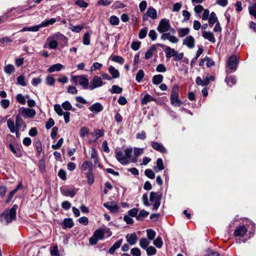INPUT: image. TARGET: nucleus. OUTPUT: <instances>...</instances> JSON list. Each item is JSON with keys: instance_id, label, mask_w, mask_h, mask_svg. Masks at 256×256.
<instances>
[{"instance_id": "nucleus-33", "label": "nucleus", "mask_w": 256, "mask_h": 256, "mask_svg": "<svg viewBox=\"0 0 256 256\" xmlns=\"http://www.w3.org/2000/svg\"><path fill=\"white\" fill-rule=\"evenodd\" d=\"M149 214V212L144 210H141L138 214L136 216V219L138 220H142L146 217Z\"/></svg>"}, {"instance_id": "nucleus-23", "label": "nucleus", "mask_w": 256, "mask_h": 256, "mask_svg": "<svg viewBox=\"0 0 256 256\" xmlns=\"http://www.w3.org/2000/svg\"><path fill=\"white\" fill-rule=\"evenodd\" d=\"M56 21V19L55 18H52L50 20H46L42 22L40 24H38L40 28L46 27L48 26V25L53 24Z\"/></svg>"}, {"instance_id": "nucleus-37", "label": "nucleus", "mask_w": 256, "mask_h": 256, "mask_svg": "<svg viewBox=\"0 0 256 256\" xmlns=\"http://www.w3.org/2000/svg\"><path fill=\"white\" fill-rule=\"evenodd\" d=\"M86 176L88 178V182L90 184H92L94 182V176L92 170H88L86 174Z\"/></svg>"}, {"instance_id": "nucleus-43", "label": "nucleus", "mask_w": 256, "mask_h": 256, "mask_svg": "<svg viewBox=\"0 0 256 256\" xmlns=\"http://www.w3.org/2000/svg\"><path fill=\"white\" fill-rule=\"evenodd\" d=\"M248 10L250 14L256 18V4L251 5L248 8Z\"/></svg>"}, {"instance_id": "nucleus-36", "label": "nucleus", "mask_w": 256, "mask_h": 256, "mask_svg": "<svg viewBox=\"0 0 256 256\" xmlns=\"http://www.w3.org/2000/svg\"><path fill=\"white\" fill-rule=\"evenodd\" d=\"M23 188V186L22 184V182H20V184L18 186L10 192L9 194V200H10L12 198L14 195L20 190L22 189Z\"/></svg>"}, {"instance_id": "nucleus-52", "label": "nucleus", "mask_w": 256, "mask_h": 256, "mask_svg": "<svg viewBox=\"0 0 256 256\" xmlns=\"http://www.w3.org/2000/svg\"><path fill=\"white\" fill-rule=\"evenodd\" d=\"M17 83L22 86H26V83L25 81V78L24 76H20L17 78Z\"/></svg>"}, {"instance_id": "nucleus-29", "label": "nucleus", "mask_w": 256, "mask_h": 256, "mask_svg": "<svg viewBox=\"0 0 256 256\" xmlns=\"http://www.w3.org/2000/svg\"><path fill=\"white\" fill-rule=\"evenodd\" d=\"M104 134V130H97L91 134V135L95 138V140H98L100 137L102 136Z\"/></svg>"}, {"instance_id": "nucleus-54", "label": "nucleus", "mask_w": 256, "mask_h": 256, "mask_svg": "<svg viewBox=\"0 0 256 256\" xmlns=\"http://www.w3.org/2000/svg\"><path fill=\"white\" fill-rule=\"evenodd\" d=\"M122 88L116 85H114L112 86L111 92L112 94H120L122 92Z\"/></svg>"}, {"instance_id": "nucleus-26", "label": "nucleus", "mask_w": 256, "mask_h": 256, "mask_svg": "<svg viewBox=\"0 0 256 256\" xmlns=\"http://www.w3.org/2000/svg\"><path fill=\"white\" fill-rule=\"evenodd\" d=\"M156 50V46L154 45H152L150 46V48L148 50L145 54V58L146 60L150 58L153 52Z\"/></svg>"}, {"instance_id": "nucleus-8", "label": "nucleus", "mask_w": 256, "mask_h": 256, "mask_svg": "<svg viewBox=\"0 0 256 256\" xmlns=\"http://www.w3.org/2000/svg\"><path fill=\"white\" fill-rule=\"evenodd\" d=\"M148 17L150 18L152 20L156 18L157 12L154 8L152 7L149 8L146 13L143 16L142 19L144 20H147Z\"/></svg>"}, {"instance_id": "nucleus-34", "label": "nucleus", "mask_w": 256, "mask_h": 256, "mask_svg": "<svg viewBox=\"0 0 256 256\" xmlns=\"http://www.w3.org/2000/svg\"><path fill=\"white\" fill-rule=\"evenodd\" d=\"M150 241L146 238H142L140 240V246L143 249H146L150 244Z\"/></svg>"}, {"instance_id": "nucleus-64", "label": "nucleus", "mask_w": 256, "mask_h": 256, "mask_svg": "<svg viewBox=\"0 0 256 256\" xmlns=\"http://www.w3.org/2000/svg\"><path fill=\"white\" fill-rule=\"evenodd\" d=\"M54 109L58 115L62 116L64 112H63V111H62V108L61 106H60V105H59V104L54 105Z\"/></svg>"}, {"instance_id": "nucleus-6", "label": "nucleus", "mask_w": 256, "mask_h": 256, "mask_svg": "<svg viewBox=\"0 0 256 256\" xmlns=\"http://www.w3.org/2000/svg\"><path fill=\"white\" fill-rule=\"evenodd\" d=\"M72 81L75 83L78 82L84 88H88V80L84 76H73L72 77Z\"/></svg>"}, {"instance_id": "nucleus-4", "label": "nucleus", "mask_w": 256, "mask_h": 256, "mask_svg": "<svg viewBox=\"0 0 256 256\" xmlns=\"http://www.w3.org/2000/svg\"><path fill=\"white\" fill-rule=\"evenodd\" d=\"M162 198V195L161 194L154 192L150 193V202H154L152 207L153 210H156L160 206Z\"/></svg>"}, {"instance_id": "nucleus-5", "label": "nucleus", "mask_w": 256, "mask_h": 256, "mask_svg": "<svg viewBox=\"0 0 256 256\" xmlns=\"http://www.w3.org/2000/svg\"><path fill=\"white\" fill-rule=\"evenodd\" d=\"M170 20L163 18L160 21L157 30L160 33H163L170 30Z\"/></svg>"}, {"instance_id": "nucleus-2", "label": "nucleus", "mask_w": 256, "mask_h": 256, "mask_svg": "<svg viewBox=\"0 0 256 256\" xmlns=\"http://www.w3.org/2000/svg\"><path fill=\"white\" fill-rule=\"evenodd\" d=\"M132 154V148H126L124 150V154L122 152H116V158L118 160L123 164L128 163V158H130Z\"/></svg>"}, {"instance_id": "nucleus-63", "label": "nucleus", "mask_w": 256, "mask_h": 256, "mask_svg": "<svg viewBox=\"0 0 256 256\" xmlns=\"http://www.w3.org/2000/svg\"><path fill=\"white\" fill-rule=\"evenodd\" d=\"M10 104V100L6 99L2 100L0 102V105L4 108H7L9 106Z\"/></svg>"}, {"instance_id": "nucleus-12", "label": "nucleus", "mask_w": 256, "mask_h": 256, "mask_svg": "<svg viewBox=\"0 0 256 256\" xmlns=\"http://www.w3.org/2000/svg\"><path fill=\"white\" fill-rule=\"evenodd\" d=\"M202 36L206 40H208L212 43L216 42V38L212 32H208L204 30L202 32Z\"/></svg>"}, {"instance_id": "nucleus-61", "label": "nucleus", "mask_w": 256, "mask_h": 256, "mask_svg": "<svg viewBox=\"0 0 256 256\" xmlns=\"http://www.w3.org/2000/svg\"><path fill=\"white\" fill-rule=\"evenodd\" d=\"M131 254L133 256H140L141 252L140 250L138 248H132L131 250Z\"/></svg>"}, {"instance_id": "nucleus-62", "label": "nucleus", "mask_w": 256, "mask_h": 256, "mask_svg": "<svg viewBox=\"0 0 256 256\" xmlns=\"http://www.w3.org/2000/svg\"><path fill=\"white\" fill-rule=\"evenodd\" d=\"M64 142V139L60 138L56 144H53L52 147L54 150L58 149L61 147Z\"/></svg>"}, {"instance_id": "nucleus-27", "label": "nucleus", "mask_w": 256, "mask_h": 256, "mask_svg": "<svg viewBox=\"0 0 256 256\" xmlns=\"http://www.w3.org/2000/svg\"><path fill=\"white\" fill-rule=\"evenodd\" d=\"M89 134L90 130L88 128L82 126L80 128V135L82 138H84L85 136H88Z\"/></svg>"}, {"instance_id": "nucleus-21", "label": "nucleus", "mask_w": 256, "mask_h": 256, "mask_svg": "<svg viewBox=\"0 0 256 256\" xmlns=\"http://www.w3.org/2000/svg\"><path fill=\"white\" fill-rule=\"evenodd\" d=\"M74 222L72 218H65L62 223V227L66 228H72L74 226Z\"/></svg>"}, {"instance_id": "nucleus-13", "label": "nucleus", "mask_w": 256, "mask_h": 256, "mask_svg": "<svg viewBox=\"0 0 256 256\" xmlns=\"http://www.w3.org/2000/svg\"><path fill=\"white\" fill-rule=\"evenodd\" d=\"M57 36L58 34H56L47 38V42H48V46L50 48L55 49L57 48L58 43L56 40H54Z\"/></svg>"}, {"instance_id": "nucleus-28", "label": "nucleus", "mask_w": 256, "mask_h": 256, "mask_svg": "<svg viewBox=\"0 0 256 256\" xmlns=\"http://www.w3.org/2000/svg\"><path fill=\"white\" fill-rule=\"evenodd\" d=\"M108 71L112 75L113 78H116L120 76V74L118 70H116L114 67L110 66L108 68Z\"/></svg>"}, {"instance_id": "nucleus-58", "label": "nucleus", "mask_w": 256, "mask_h": 256, "mask_svg": "<svg viewBox=\"0 0 256 256\" xmlns=\"http://www.w3.org/2000/svg\"><path fill=\"white\" fill-rule=\"evenodd\" d=\"M17 101L20 104H26V100L24 97L20 94H17L16 96Z\"/></svg>"}, {"instance_id": "nucleus-51", "label": "nucleus", "mask_w": 256, "mask_h": 256, "mask_svg": "<svg viewBox=\"0 0 256 256\" xmlns=\"http://www.w3.org/2000/svg\"><path fill=\"white\" fill-rule=\"evenodd\" d=\"M226 82L227 84L230 86H232L233 84H235L236 82V80L234 77L229 76L226 77Z\"/></svg>"}, {"instance_id": "nucleus-3", "label": "nucleus", "mask_w": 256, "mask_h": 256, "mask_svg": "<svg viewBox=\"0 0 256 256\" xmlns=\"http://www.w3.org/2000/svg\"><path fill=\"white\" fill-rule=\"evenodd\" d=\"M178 92H179V88L178 86L175 85L173 86L171 94H170V101L171 104L176 106H180L182 102L180 100L178 99Z\"/></svg>"}, {"instance_id": "nucleus-32", "label": "nucleus", "mask_w": 256, "mask_h": 256, "mask_svg": "<svg viewBox=\"0 0 256 256\" xmlns=\"http://www.w3.org/2000/svg\"><path fill=\"white\" fill-rule=\"evenodd\" d=\"M163 80V76L161 74L154 76L152 78V82L154 84H160Z\"/></svg>"}, {"instance_id": "nucleus-42", "label": "nucleus", "mask_w": 256, "mask_h": 256, "mask_svg": "<svg viewBox=\"0 0 256 256\" xmlns=\"http://www.w3.org/2000/svg\"><path fill=\"white\" fill-rule=\"evenodd\" d=\"M217 20L218 19L216 14L214 12H211L208 18L209 23L213 24L216 22Z\"/></svg>"}, {"instance_id": "nucleus-16", "label": "nucleus", "mask_w": 256, "mask_h": 256, "mask_svg": "<svg viewBox=\"0 0 256 256\" xmlns=\"http://www.w3.org/2000/svg\"><path fill=\"white\" fill-rule=\"evenodd\" d=\"M126 238L127 242L132 246L135 244L138 240L137 236L134 232L128 234Z\"/></svg>"}, {"instance_id": "nucleus-44", "label": "nucleus", "mask_w": 256, "mask_h": 256, "mask_svg": "<svg viewBox=\"0 0 256 256\" xmlns=\"http://www.w3.org/2000/svg\"><path fill=\"white\" fill-rule=\"evenodd\" d=\"M154 244L158 248H160L162 246L163 242L162 238L160 236H158L153 242Z\"/></svg>"}, {"instance_id": "nucleus-49", "label": "nucleus", "mask_w": 256, "mask_h": 256, "mask_svg": "<svg viewBox=\"0 0 256 256\" xmlns=\"http://www.w3.org/2000/svg\"><path fill=\"white\" fill-rule=\"evenodd\" d=\"M23 124V120L22 118L18 115L16 120V126L17 129H20Z\"/></svg>"}, {"instance_id": "nucleus-31", "label": "nucleus", "mask_w": 256, "mask_h": 256, "mask_svg": "<svg viewBox=\"0 0 256 256\" xmlns=\"http://www.w3.org/2000/svg\"><path fill=\"white\" fill-rule=\"evenodd\" d=\"M104 234L102 229H98L94 232L93 235L98 240H100L104 238Z\"/></svg>"}, {"instance_id": "nucleus-14", "label": "nucleus", "mask_w": 256, "mask_h": 256, "mask_svg": "<svg viewBox=\"0 0 256 256\" xmlns=\"http://www.w3.org/2000/svg\"><path fill=\"white\" fill-rule=\"evenodd\" d=\"M247 232V229L244 226H240L236 228L234 235L236 236H242Z\"/></svg>"}, {"instance_id": "nucleus-22", "label": "nucleus", "mask_w": 256, "mask_h": 256, "mask_svg": "<svg viewBox=\"0 0 256 256\" xmlns=\"http://www.w3.org/2000/svg\"><path fill=\"white\" fill-rule=\"evenodd\" d=\"M63 68V66L60 64H56L52 66L48 70L49 72H52L56 71H60Z\"/></svg>"}, {"instance_id": "nucleus-55", "label": "nucleus", "mask_w": 256, "mask_h": 256, "mask_svg": "<svg viewBox=\"0 0 256 256\" xmlns=\"http://www.w3.org/2000/svg\"><path fill=\"white\" fill-rule=\"evenodd\" d=\"M46 83L48 86H53L55 82V79L51 76L46 77Z\"/></svg>"}, {"instance_id": "nucleus-17", "label": "nucleus", "mask_w": 256, "mask_h": 256, "mask_svg": "<svg viewBox=\"0 0 256 256\" xmlns=\"http://www.w3.org/2000/svg\"><path fill=\"white\" fill-rule=\"evenodd\" d=\"M152 146L154 150L162 152V153H166V150L165 148L163 146V145L160 143L158 142H152Z\"/></svg>"}, {"instance_id": "nucleus-48", "label": "nucleus", "mask_w": 256, "mask_h": 256, "mask_svg": "<svg viewBox=\"0 0 256 256\" xmlns=\"http://www.w3.org/2000/svg\"><path fill=\"white\" fill-rule=\"evenodd\" d=\"M144 174L146 176L151 179L155 178L154 172L150 169H146L144 171Z\"/></svg>"}, {"instance_id": "nucleus-47", "label": "nucleus", "mask_w": 256, "mask_h": 256, "mask_svg": "<svg viewBox=\"0 0 256 256\" xmlns=\"http://www.w3.org/2000/svg\"><path fill=\"white\" fill-rule=\"evenodd\" d=\"M146 254L148 256L154 255L156 252V250L153 246H150L146 248Z\"/></svg>"}, {"instance_id": "nucleus-45", "label": "nucleus", "mask_w": 256, "mask_h": 256, "mask_svg": "<svg viewBox=\"0 0 256 256\" xmlns=\"http://www.w3.org/2000/svg\"><path fill=\"white\" fill-rule=\"evenodd\" d=\"M4 71L6 73L10 74L14 71V68L12 64H8L4 68Z\"/></svg>"}, {"instance_id": "nucleus-25", "label": "nucleus", "mask_w": 256, "mask_h": 256, "mask_svg": "<svg viewBox=\"0 0 256 256\" xmlns=\"http://www.w3.org/2000/svg\"><path fill=\"white\" fill-rule=\"evenodd\" d=\"M190 31V30L189 28H180L178 30V36L180 38L184 37L188 34Z\"/></svg>"}, {"instance_id": "nucleus-46", "label": "nucleus", "mask_w": 256, "mask_h": 256, "mask_svg": "<svg viewBox=\"0 0 256 256\" xmlns=\"http://www.w3.org/2000/svg\"><path fill=\"white\" fill-rule=\"evenodd\" d=\"M208 82L206 80H202L201 78L197 77L196 78V82L198 86H208Z\"/></svg>"}, {"instance_id": "nucleus-40", "label": "nucleus", "mask_w": 256, "mask_h": 256, "mask_svg": "<svg viewBox=\"0 0 256 256\" xmlns=\"http://www.w3.org/2000/svg\"><path fill=\"white\" fill-rule=\"evenodd\" d=\"M82 42L84 45H89L90 44V34L88 32L84 34L82 38Z\"/></svg>"}, {"instance_id": "nucleus-18", "label": "nucleus", "mask_w": 256, "mask_h": 256, "mask_svg": "<svg viewBox=\"0 0 256 256\" xmlns=\"http://www.w3.org/2000/svg\"><path fill=\"white\" fill-rule=\"evenodd\" d=\"M22 112L23 114L30 118H34L36 115V111L34 109L22 108Z\"/></svg>"}, {"instance_id": "nucleus-20", "label": "nucleus", "mask_w": 256, "mask_h": 256, "mask_svg": "<svg viewBox=\"0 0 256 256\" xmlns=\"http://www.w3.org/2000/svg\"><path fill=\"white\" fill-rule=\"evenodd\" d=\"M122 239H120L119 240H118V241H116L113 245L110 248L109 250V252L110 254H114L115 250L118 248L122 244Z\"/></svg>"}, {"instance_id": "nucleus-53", "label": "nucleus", "mask_w": 256, "mask_h": 256, "mask_svg": "<svg viewBox=\"0 0 256 256\" xmlns=\"http://www.w3.org/2000/svg\"><path fill=\"white\" fill-rule=\"evenodd\" d=\"M147 236L148 240H152L156 236V232L151 229H148L146 230Z\"/></svg>"}, {"instance_id": "nucleus-35", "label": "nucleus", "mask_w": 256, "mask_h": 256, "mask_svg": "<svg viewBox=\"0 0 256 256\" xmlns=\"http://www.w3.org/2000/svg\"><path fill=\"white\" fill-rule=\"evenodd\" d=\"M87 169H88V170L92 171V164L88 161H85L82 165V170H86Z\"/></svg>"}, {"instance_id": "nucleus-15", "label": "nucleus", "mask_w": 256, "mask_h": 256, "mask_svg": "<svg viewBox=\"0 0 256 256\" xmlns=\"http://www.w3.org/2000/svg\"><path fill=\"white\" fill-rule=\"evenodd\" d=\"M88 109L93 113L96 114L102 110L103 106L100 103L96 102L90 106Z\"/></svg>"}, {"instance_id": "nucleus-10", "label": "nucleus", "mask_w": 256, "mask_h": 256, "mask_svg": "<svg viewBox=\"0 0 256 256\" xmlns=\"http://www.w3.org/2000/svg\"><path fill=\"white\" fill-rule=\"evenodd\" d=\"M238 58L235 56H231L228 60V67L232 70H236L238 65Z\"/></svg>"}, {"instance_id": "nucleus-30", "label": "nucleus", "mask_w": 256, "mask_h": 256, "mask_svg": "<svg viewBox=\"0 0 256 256\" xmlns=\"http://www.w3.org/2000/svg\"><path fill=\"white\" fill-rule=\"evenodd\" d=\"M7 126L11 132L14 133V132H16V129L17 128H16V126H14V122L12 120L10 119L8 120H7Z\"/></svg>"}, {"instance_id": "nucleus-11", "label": "nucleus", "mask_w": 256, "mask_h": 256, "mask_svg": "<svg viewBox=\"0 0 256 256\" xmlns=\"http://www.w3.org/2000/svg\"><path fill=\"white\" fill-rule=\"evenodd\" d=\"M183 44L190 48H192L194 46L195 40L192 36H187L183 40Z\"/></svg>"}, {"instance_id": "nucleus-24", "label": "nucleus", "mask_w": 256, "mask_h": 256, "mask_svg": "<svg viewBox=\"0 0 256 256\" xmlns=\"http://www.w3.org/2000/svg\"><path fill=\"white\" fill-rule=\"evenodd\" d=\"M176 51L175 50L174 48H172L170 47H167L166 48V58H170L172 56H174Z\"/></svg>"}, {"instance_id": "nucleus-9", "label": "nucleus", "mask_w": 256, "mask_h": 256, "mask_svg": "<svg viewBox=\"0 0 256 256\" xmlns=\"http://www.w3.org/2000/svg\"><path fill=\"white\" fill-rule=\"evenodd\" d=\"M103 205L112 213H117L118 212V207L115 202H108L104 203Z\"/></svg>"}, {"instance_id": "nucleus-38", "label": "nucleus", "mask_w": 256, "mask_h": 256, "mask_svg": "<svg viewBox=\"0 0 256 256\" xmlns=\"http://www.w3.org/2000/svg\"><path fill=\"white\" fill-rule=\"evenodd\" d=\"M82 26H80L78 25L76 26H73L72 24H70V29L75 32H79L82 28H83Z\"/></svg>"}, {"instance_id": "nucleus-56", "label": "nucleus", "mask_w": 256, "mask_h": 256, "mask_svg": "<svg viewBox=\"0 0 256 256\" xmlns=\"http://www.w3.org/2000/svg\"><path fill=\"white\" fill-rule=\"evenodd\" d=\"M112 59L114 62L120 64H123L124 62V59L122 56H114L112 57Z\"/></svg>"}, {"instance_id": "nucleus-7", "label": "nucleus", "mask_w": 256, "mask_h": 256, "mask_svg": "<svg viewBox=\"0 0 256 256\" xmlns=\"http://www.w3.org/2000/svg\"><path fill=\"white\" fill-rule=\"evenodd\" d=\"M103 85L102 79L98 76H94L90 82V89L92 90L96 88L100 87Z\"/></svg>"}, {"instance_id": "nucleus-57", "label": "nucleus", "mask_w": 256, "mask_h": 256, "mask_svg": "<svg viewBox=\"0 0 256 256\" xmlns=\"http://www.w3.org/2000/svg\"><path fill=\"white\" fill-rule=\"evenodd\" d=\"M76 4H77L80 8H86L88 6V2H84V0H78L75 2Z\"/></svg>"}, {"instance_id": "nucleus-50", "label": "nucleus", "mask_w": 256, "mask_h": 256, "mask_svg": "<svg viewBox=\"0 0 256 256\" xmlns=\"http://www.w3.org/2000/svg\"><path fill=\"white\" fill-rule=\"evenodd\" d=\"M40 28V26H39V25L32 26V27H28V28H24L22 30V32L25 31H32V32H37L39 30Z\"/></svg>"}, {"instance_id": "nucleus-1", "label": "nucleus", "mask_w": 256, "mask_h": 256, "mask_svg": "<svg viewBox=\"0 0 256 256\" xmlns=\"http://www.w3.org/2000/svg\"><path fill=\"white\" fill-rule=\"evenodd\" d=\"M17 208L18 206L14 204L10 210H6L0 216V221L4 223L8 224L12 220H15Z\"/></svg>"}, {"instance_id": "nucleus-39", "label": "nucleus", "mask_w": 256, "mask_h": 256, "mask_svg": "<svg viewBox=\"0 0 256 256\" xmlns=\"http://www.w3.org/2000/svg\"><path fill=\"white\" fill-rule=\"evenodd\" d=\"M154 100V98L148 94H146L142 100V104H146L148 102Z\"/></svg>"}, {"instance_id": "nucleus-59", "label": "nucleus", "mask_w": 256, "mask_h": 256, "mask_svg": "<svg viewBox=\"0 0 256 256\" xmlns=\"http://www.w3.org/2000/svg\"><path fill=\"white\" fill-rule=\"evenodd\" d=\"M144 76V72L142 70H138L136 76V80L138 82H140Z\"/></svg>"}, {"instance_id": "nucleus-19", "label": "nucleus", "mask_w": 256, "mask_h": 256, "mask_svg": "<svg viewBox=\"0 0 256 256\" xmlns=\"http://www.w3.org/2000/svg\"><path fill=\"white\" fill-rule=\"evenodd\" d=\"M60 192L64 196H70L73 197L76 194V191L74 190H69L65 188H61Z\"/></svg>"}, {"instance_id": "nucleus-41", "label": "nucleus", "mask_w": 256, "mask_h": 256, "mask_svg": "<svg viewBox=\"0 0 256 256\" xmlns=\"http://www.w3.org/2000/svg\"><path fill=\"white\" fill-rule=\"evenodd\" d=\"M109 21L110 24L114 26L118 25L120 22L119 18L115 16H110Z\"/></svg>"}, {"instance_id": "nucleus-60", "label": "nucleus", "mask_w": 256, "mask_h": 256, "mask_svg": "<svg viewBox=\"0 0 256 256\" xmlns=\"http://www.w3.org/2000/svg\"><path fill=\"white\" fill-rule=\"evenodd\" d=\"M62 107L66 110H70L72 109V106L68 101H66L62 104Z\"/></svg>"}]
</instances>
